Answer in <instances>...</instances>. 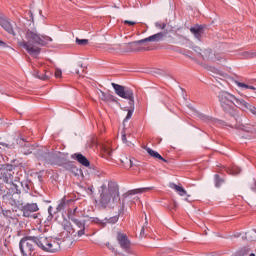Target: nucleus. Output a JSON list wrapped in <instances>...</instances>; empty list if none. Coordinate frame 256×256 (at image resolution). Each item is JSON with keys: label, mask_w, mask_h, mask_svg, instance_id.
<instances>
[{"label": "nucleus", "mask_w": 256, "mask_h": 256, "mask_svg": "<svg viewBox=\"0 0 256 256\" xmlns=\"http://www.w3.org/2000/svg\"><path fill=\"white\" fill-rule=\"evenodd\" d=\"M140 235H141V237H143L145 235V228L144 227H142Z\"/></svg>", "instance_id": "79ce46f5"}, {"label": "nucleus", "mask_w": 256, "mask_h": 256, "mask_svg": "<svg viewBox=\"0 0 256 256\" xmlns=\"http://www.w3.org/2000/svg\"><path fill=\"white\" fill-rule=\"evenodd\" d=\"M151 187H145V188H136L133 190H129L127 192V195H139L141 193H147V191H151Z\"/></svg>", "instance_id": "4be33fe9"}, {"label": "nucleus", "mask_w": 256, "mask_h": 256, "mask_svg": "<svg viewBox=\"0 0 256 256\" xmlns=\"http://www.w3.org/2000/svg\"><path fill=\"white\" fill-rule=\"evenodd\" d=\"M73 223L77 227L74 229H76L78 237H82V235H85V223L78 219L73 220Z\"/></svg>", "instance_id": "dca6fc26"}, {"label": "nucleus", "mask_w": 256, "mask_h": 256, "mask_svg": "<svg viewBox=\"0 0 256 256\" xmlns=\"http://www.w3.org/2000/svg\"><path fill=\"white\" fill-rule=\"evenodd\" d=\"M190 31L193 33L196 39H201V27L191 28Z\"/></svg>", "instance_id": "cd10ccee"}, {"label": "nucleus", "mask_w": 256, "mask_h": 256, "mask_svg": "<svg viewBox=\"0 0 256 256\" xmlns=\"http://www.w3.org/2000/svg\"><path fill=\"white\" fill-rule=\"evenodd\" d=\"M35 237H25L20 240L19 247L23 256L31 255L35 251Z\"/></svg>", "instance_id": "423d86ee"}, {"label": "nucleus", "mask_w": 256, "mask_h": 256, "mask_svg": "<svg viewBox=\"0 0 256 256\" xmlns=\"http://www.w3.org/2000/svg\"><path fill=\"white\" fill-rule=\"evenodd\" d=\"M122 141H123V143H127V135L126 134H122Z\"/></svg>", "instance_id": "ea45409f"}, {"label": "nucleus", "mask_w": 256, "mask_h": 256, "mask_svg": "<svg viewBox=\"0 0 256 256\" xmlns=\"http://www.w3.org/2000/svg\"><path fill=\"white\" fill-rule=\"evenodd\" d=\"M116 239H117L121 249H123L127 253H131V241L127 237V234L118 232Z\"/></svg>", "instance_id": "6e6552de"}, {"label": "nucleus", "mask_w": 256, "mask_h": 256, "mask_svg": "<svg viewBox=\"0 0 256 256\" xmlns=\"http://www.w3.org/2000/svg\"><path fill=\"white\" fill-rule=\"evenodd\" d=\"M112 87L118 97L127 99L129 101L130 109L128 110L127 116L124 119V121H129V119L133 117V112L135 111V95L133 94V90L115 83H112Z\"/></svg>", "instance_id": "7ed1b4c3"}, {"label": "nucleus", "mask_w": 256, "mask_h": 256, "mask_svg": "<svg viewBox=\"0 0 256 256\" xmlns=\"http://www.w3.org/2000/svg\"><path fill=\"white\" fill-rule=\"evenodd\" d=\"M63 227H64V230L67 231V233H69V235H74L76 229L73 228V226L71 225V223L69 221H64Z\"/></svg>", "instance_id": "5701e85b"}, {"label": "nucleus", "mask_w": 256, "mask_h": 256, "mask_svg": "<svg viewBox=\"0 0 256 256\" xmlns=\"http://www.w3.org/2000/svg\"><path fill=\"white\" fill-rule=\"evenodd\" d=\"M226 173H228V175H239V173H241V168L237 166L228 167L226 168Z\"/></svg>", "instance_id": "393cba45"}, {"label": "nucleus", "mask_w": 256, "mask_h": 256, "mask_svg": "<svg viewBox=\"0 0 256 256\" xmlns=\"http://www.w3.org/2000/svg\"><path fill=\"white\" fill-rule=\"evenodd\" d=\"M117 221H119V216H114L108 219V223H112V224L117 223Z\"/></svg>", "instance_id": "f704fd0d"}, {"label": "nucleus", "mask_w": 256, "mask_h": 256, "mask_svg": "<svg viewBox=\"0 0 256 256\" xmlns=\"http://www.w3.org/2000/svg\"><path fill=\"white\" fill-rule=\"evenodd\" d=\"M59 249H61V245L59 244V242L55 239L50 238L48 240V246L46 248V251L48 253H57Z\"/></svg>", "instance_id": "ddd939ff"}, {"label": "nucleus", "mask_w": 256, "mask_h": 256, "mask_svg": "<svg viewBox=\"0 0 256 256\" xmlns=\"http://www.w3.org/2000/svg\"><path fill=\"white\" fill-rule=\"evenodd\" d=\"M77 212V208H74L73 210H68V218L71 219V221H75V213Z\"/></svg>", "instance_id": "7c9ffc66"}, {"label": "nucleus", "mask_w": 256, "mask_h": 256, "mask_svg": "<svg viewBox=\"0 0 256 256\" xmlns=\"http://www.w3.org/2000/svg\"><path fill=\"white\" fill-rule=\"evenodd\" d=\"M102 151H103L104 157H106V159L111 158V155H113V150H111V148L109 146L102 147Z\"/></svg>", "instance_id": "bb28decb"}, {"label": "nucleus", "mask_w": 256, "mask_h": 256, "mask_svg": "<svg viewBox=\"0 0 256 256\" xmlns=\"http://www.w3.org/2000/svg\"><path fill=\"white\" fill-rule=\"evenodd\" d=\"M144 149L148 153V155H150V157H153L154 159H158L159 161H163L164 163H167V159L163 158V156H161V154H159V152H157L149 147H145Z\"/></svg>", "instance_id": "f3484780"}, {"label": "nucleus", "mask_w": 256, "mask_h": 256, "mask_svg": "<svg viewBox=\"0 0 256 256\" xmlns=\"http://www.w3.org/2000/svg\"><path fill=\"white\" fill-rule=\"evenodd\" d=\"M0 145L2 147H6L7 149H15V144H7V143H3V142H0Z\"/></svg>", "instance_id": "473e14b6"}, {"label": "nucleus", "mask_w": 256, "mask_h": 256, "mask_svg": "<svg viewBox=\"0 0 256 256\" xmlns=\"http://www.w3.org/2000/svg\"><path fill=\"white\" fill-rule=\"evenodd\" d=\"M235 83H236L237 87H240L241 89H255V87L247 85L243 82L236 81Z\"/></svg>", "instance_id": "c756f323"}, {"label": "nucleus", "mask_w": 256, "mask_h": 256, "mask_svg": "<svg viewBox=\"0 0 256 256\" xmlns=\"http://www.w3.org/2000/svg\"><path fill=\"white\" fill-rule=\"evenodd\" d=\"M170 188L175 189L176 193H178V195H180V197H185V195H187V191L183 187H181L175 183H171Z\"/></svg>", "instance_id": "412c9836"}, {"label": "nucleus", "mask_w": 256, "mask_h": 256, "mask_svg": "<svg viewBox=\"0 0 256 256\" xmlns=\"http://www.w3.org/2000/svg\"><path fill=\"white\" fill-rule=\"evenodd\" d=\"M72 159H76L78 163L83 165L84 167H89L90 163L87 157L83 156V154H74L72 155Z\"/></svg>", "instance_id": "6ab92c4d"}, {"label": "nucleus", "mask_w": 256, "mask_h": 256, "mask_svg": "<svg viewBox=\"0 0 256 256\" xmlns=\"http://www.w3.org/2000/svg\"><path fill=\"white\" fill-rule=\"evenodd\" d=\"M76 43H77V45H87V43H89V40L88 39H79V38H77Z\"/></svg>", "instance_id": "2f4dec72"}, {"label": "nucleus", "mask_w": 256, "mask_h": 256, "mask_svg": "<svg viewBox=\"0 0 256 256\" xmlns=\"http://www.w3.org/2000/svg\"><path fill=\"white\" fill-rule=\"evenodd\" d=\"M237 107L238 109H242V111H250L252 115H256V107L245 102V100H237Z\"/></svg>", "instance_id": "9d476101"}, {"label": "nucleus", "mask_w": 256, "mask_h": 256, "mask_svg": "<svg viewBox=\"0 0 256 256\" xmlns=\"http://www.w3.org/2000/svg\"><path fill=\"white\" fill-rule=\"evenodd\" d=\"M249 256H255V254L252 253V254H250Z\"/></svg>", "instance_id": "a18cd8bd"}, {"label": "nucleus", "mask_w": 256, "mask_h": 256, "mask_svg": "<svg viewBox=\"0 0 256 256\" xmlns=\"http://www.w3.org/2000/svg\"><path fill=\"white\" fill-rule=\"evenodd\" d=\"M124 24H125V25L133 26V25H137V22H135V21L125 20V21H124Z\"/></svg>", "instance_id": "e433bc0d"}, {"label": "nucleus", "mask_w": 256, "mask_h": 256, "mask_svg": "<svg viewBox=\"0 0 256 256\" xmlns=\"http://www.w3.org/2000/svg\"><path fill=\"white\" fill-rule=\"evenodd\" d=\"M51 211H53V207L49 206L48 213H49V215H51V217H53V214L51 213Z\"/></svg>", "instance_id": "a19ab883"}, {"label": "nucleus", "mask_w": 256, "mask_h": 256, "mask_svg": "<svg viewBox=\"0 0 256 256\" xmlns=\"http://www.w3.org/2000/svg\"><path fill=\"white\" fill-rule=\"evenodd\" d=\"M68 169H73V165H70V166L68 167Z\"/></svg>", "instance_id": "c03bdc74"}, {"label": "nucleus", "mask_w": 256, "mask_h": 256, "mask_svg": "<svg viewBox=\"0 0 256 256\" xmlns=\"http://www.w3.org/2000/svg\"><path fill=\"white\" fill-rule=\"evenodd\" d=\"M99 193L102 207L113 205L119 201V184H117V182L109 181L107 184L101 186Z\"/></svg>", "instance_id": "f03ea898"}, {"label": "nucleus", "mask_w": 256, "mask_h": 256, "mask_svg": "<svg viewBox=\"0 0 256 256\" xmlns=\"http://www.w3.org/2000/svg\"><path fill=\"white\" fill-rule=\"evenodd\" d=\"M35 76L41 81H49L50 77H53V73L45 72V74H39V72H36Z\"/></svg>", "instance_id": "b1692460"}, {"label": "nucleus", "mask_w": 256, "mask_h": 256, "mask_svg": "<svg viewBox=\"0 0 256 256\" xmlns=\"http://www.w3.org/2000/svg\"><path fill=\"white\" fill-rule=\"evenodd\" d=\"M1 44H3V41H0Z\"/></svg>", "instance_id": "49530a36"}, {"label": "nucleus", "mask_w": 256, "mask_h": 256, "mask_svg": "<svg viewBox=\"0 0 256 256\" xmlns=\"http://www.w3.org/2000/svg\"><path fill=\"white\" fill-rule=\"evenodd\" d=\"M39 209L37 203H27L26 205L22 206V213L23 217H31L32 213H36Z\"/></svg>", "instance_id": "1a4fd4ad"}, {"label": "nucleus", "mask_w": 256, "mask_h": 256, "mask_svg": "<svg viewBox=\"0 0 256 256\" xmlns=\"http://www.w3.org/2000/svg\"><path fill=\"white\" fill-rule=\"evenodd\" d=\"M255 55H256L255 53H252L250 57H255Z\"/></svg>", "instance_id": "37998d69"}, {"label": "nucleus", "mask_w": 256, "mask_h": 256, "mask_svg": "<svg viewBox=\"0 0 256 256\" xmlns=\"http://www.w3.org/2000/svg\"><path fill=\"white\" fill-rule=\"evenodd\" d=\"M218 99L223 111H225V113H229V115H235L237 113V110H235V107H237V101H242V99H239L226 91L219 92Z\"/></svg>", "instance_id": "20e7f679"}, {"label": "nucleus", "mask_w": 256, "mask_h": 256, "mask_svg": "<svg viewBox=\"0 0 256 256\" xmlns=\"http://www.w3.org/2000/svg\"><path fill=\"white\" fill-rule=\"evenodd\" d=\"M61 75H63V72L61 70H59V69H56L55 70V77L57 79H59L61 77Z\"/></svg>", "instance_id": "c9c22d12"}, {"label": "nucleus", "mask_w": 256, "mask_h": 256, "mask_svg": "<svg viewBox=\"0 0 256 256\" xmlns=\"http://www.w3.org/2000/svg\"><path fill=\"white\" fill-rule=\"evenodd\" d=\"M48 163L51 165H65V162L67 161V154L63 152H56L53 154L48 155Z\"/></svg>", "instance_id": "0eeeda50"}, {"label": "nucleus", "mask_w": 256, "mask_h": 256, "mask_svg": "<svg viewBox=\"0 0 256 256\" xmlns=\"http://www.w3.org/2000/svg\"><path fill=\"white\" fill-rule=\"evenodd\" d=\"M199 118H200L202 121H210V119L208 118V116L203 115V114H200V115H199Z\"/></svg>", "instance_id": "58836bf2"}, {"label": "nucleus", "mask_w": 256, "mask_h": 256, "mask_svg": "<svg viewBox=\"0 0 256 256\" xmlns=\"http://www.w3.org/2000/svg\"><path fill=\"white\" fill-rule=\"evenodd\" d=\"M212 63H216V65H223V63H227V58H225V54L223 53L214 52Z\"/></svg>", "instance_id": "2eb2a0df"}, {"label": "nucleus", "mask_w": 256, "mask_h": 256, "mask_svg": "<svg viewBox=\"0 0 256 256\" xmlns=\"http://www.w3.org/2000/svg\"><path fill=\"white\" fill-rule=\"evenodd\" d=\"M98 97L101 101H104V103H117L115 96L105 93L102 90H98Z\"/></svg>", "instance_id": "f8f14e48"}, {"label": "nucleus", "mask_w": 256, "mask_h": 256, "mask_svg": "<svg viewBox=\"0 0 256 256\" xmlns=\"http://www.w3.org/2000/svg\"><path fill=\"white\" fill-rule=\"evenodd\" d=\"M121 163L124 165L126 169H131V167H133V161L127 157L121 159Z\"/></svg>", "instance_id": "a878e982"}, {"label": "nucleus", "mask_w": 256, "mask_h": 256, "mask_svg": "<svg viewBox=\"0 0 256 256\" xmlns=\"http://www.w3.org/2000/svg\"><path fill=\"white\" fill-rule=\"evenodd\" d=\"M79 69H83V64H77L74 68V73H76V75H80Z\"/></svg>", "instance_id": "72a5a7b5"}, {"label": "nucleus", "mask_w": 256, "mask_h": 256, "mask_svg": "<svg viewBox=\"0 0 256 256\" xmlns=\"http://www.w3.org/2000/svg\"><path fill=\"white\" fill-rule=\"evenodd\" d=\"M155 25L158 29H165V27H167V24H160L159 22H156Z\"/></svg>", "instance_id": "4c0bfd02"}, {"label": "nucleus", "mask_w": 256, "mask_h": 256, "mask_svg": "<svg viewBox=\"0 0 256 256\" xmlns=\"http://www.w3.org/2000/svg\"><path fill=\"white\" fill-rule=\"evenodd\" d=\"M25 40H18L19 47H23L32 57H37L41 53V48L35 45H47L53 41L52 37L39 34L37 29H28L25 34Z\"/></svg>", "instance_id": "f257e3e1"}, {"label": "nucleus", "mask_w": 256, "mask_h": 256, "mask_svg": "<svg viewBox=\"0 0 256 256\" xmlns=\"http://www.w3.org/2000/svg\"><path fill=\"white\" fill-rule=\"evenodd\" d=\"M200 55L204 61H209L210 63L213 62L214 53L211 49H206L202 51Z\"/></svg>", "instance_id": "aec40b11"}, {"label": "nucleus", "mask_w": 256, "mask_h": 256, "mask_svg": "<svg viewBox=\"0 0 256 256\" xmlns=\"http://www.w3.org/2000/svg\"><path fill=\"white\" fill-rule=\"evenodd\" d=\"M165 35H167L165 32H160V33L154 34L152 36H149L147 38H144L142 40L124 44V47L126 49H128V51H135V50H137V45H142V43H148V41L156 42V43L159 41H163V38L165 37Z\"/></svg>", "instance_id": "39448f33"}, {"label": "nucleus", "mask_w": 256, "mask_h": 256, "mask_svg": "<svg viewBox=\"0 0 256 256\" xmlns=\"http://www.w3.org/2000/svg\"><path fill=\"white\" fill-rule=\"evenodd\" d=\"M214 178H215V186L216 187H221V185H223L225 183V180H223L221 177H219L218 174H216L214 176Z\"/></svg>", "instance_id": "c85d7f7f"}, {"label": "nucleus", "mask_w": 256, "mask_h": 256, "mask_svg": "<svg viewBox=\"0 0 256 256\" xmlns=\"http://www.w3.org/2000/svg\"><path fill=\"white\" fill-rule=\"evenodd\" d=\"M49 239L50 238H47L45 236H40V237H35V240H36V245L42 249V251H47V247L49 245Z\"/></svg>", "instance_id": "4468645a"}, {"label": "nucleus", "mask_w": 256, "mask_h": 256, "mask_svg": "<svg viewBox=\"0 0 256 256\" xmlns=\"http://www.w3.org/2000/svg\"><path fill=\"white\" fill-rule=\"evenodd\" d=\"M72 201L73 200H67L66 198H62L60 201H58V205L56 207L57 213H61V211H65V209H67V207H69V204Z\"/></svg>", "instance_id": "a211bd4d"}, {"label": "nucleus", "mask_w": 256, "mask_h": 256, "mask_svg": "<svg viewBox=\"0 0 256 256\" xmlns=\"http://www.w3.org/2000/svg\"><path fill=\"white\" fill-rule=\"evenodd\" d=\"M0 25L9 33L10 35L15 36V30L13 29V26L9 21H7V18L3 17V14H0Z\"/></svg>", "instance_id": "9b49d317"}]
</instances>
